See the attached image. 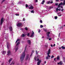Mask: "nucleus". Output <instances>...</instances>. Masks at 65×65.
I'll return each mask as SVG.
<instances>
[{
    "label": "nucleus",
    "mask_w": 65,
    "mask_h": 65,
    "mask_svg": "<svg viewBox=\"0 0 65 65\" xmlns=\"http://www.w3.org/2000/svg\"><path fill=\"white\" fill-rule=\"evenodd\" d=\"M7 53V55H8V56L10 55V54H11V52H10V51L9 50L8 51Z\"/></svg>",
    "instance_id": "obj_4"
},
{
    "label": "nucleus",
    "mask_w": 65,
    "mask_h": 65,
    "mask_svg": "<svg viewBox=\"0 0 65 65\" xmlns=\"http://www.w3.org/2000/svg\"><path fill=\"white\" fill-rule=\"evenodd\" d=\"M57 18H58V17L57 16L55 17V20H57Z\"/></svg>",
    "instance_id": "obj_30"
},
{
    "label": "nucleus",
    "mask_w": 65,
    "mask_h": 65,
    "mask_svg": "<svg viewBox=\"0 0 65 65\" xmlns=\"http://www.w3.org/2000/svg\"><path fill=\"white\" fill-rule=\"evenodd\" d=\"M38 2V1H37V0H36V2Z\"/></svg>",
    "instance_id": "obj_57"
},
{
    "label": "nucleus",
    "mask_w": 65,
    "mask_h": 65,
    "mask_svg": "<svg viewBox=\"0 0 65 65\" xmlns=\"http://www.w3.org/2000/svg\"><path fill=\"white\" fill-rule=\"evenodd\" d=\"M63 26H61L60 27V29H63Z\"/></svg>",
    "instance_id": "obj_39"
},
{
    "label": "nucleus",
    "mask_w": 65,
    "mask_h": 65,
    "mask_svg": "<svg viewBox=\"0 0 65 65\" xmlns=\"http://www.w3.org/2000/svg\"><path fill=\"white\" fill-rule=\"evenodd\" d=\"M45 2V0H43L42 1V2L41 3V4H42V5H43L44 4V3Z\"/></svg>",
    "instance_id": "obj_13"
},
{
    "label": "nucleus",
    "mask_w": 65,
    "mask_h": 65,
    "mask_svg": "<svg viewBox=\"0 0 65 65\" xmlns=\"http://www.w3.org/2000/svg\"><path fill=\"white\" fill-rule=\"evenodd\" d=\"M19 44H20V42H18L17 43L16 46H18V45Z\"/></svg>",
    "instance_id": "obj_32"
},
{
    "label": "nucleus",
    "mask_w": 65,
    "mask_h": 65,
    "mask_svg": "<svg viewBox=\"0 0 65 65\" xmlns=\"http://www.w3.org/2000/svg\"><path fill=\"white\" fill-rule=\"evenodd\" d=\"M56 58H55L54 59V60L55 62L57 61H56Z\"/></svg>",
    "instance_id": "obj_44"
},
{
    "label": "nucleus",
    "mask_w": 65,
    "mask_h": 65,
    "mask_svg": "<svg viewBox=\"0 0 65 65\" xmlns=\"http://www.w3.org/2000/svg\"><path fill=\"white\" fill-rule=\"evenodd\" d=\"M5 0H3L2 2V3H3V2H4V1H5Z\"/></svg>",
    "instance_id": "obj_51"
},
{
    "label": "nucleus",
    "mask_w": 65,
    "mask_h": 65,
    "mask_svg": "<svg viewBox=\"0 0 65 65\" xmlns=\"http://www.w3.org/2000/svg\"><path fill=\"white\" fill-rule=\"evenodd\" d=\"M22 25V23H19L17 24V26H21Z\"/></svg>",
    "instance_id": "obj_9"
},
{
    "label": "nucleus",
    "mask_w": 65,
    "mask_h": 65,
    "mask_svg": "<svg viewBox=\"0 0 65 65\" xmlns=\"http://www.w3.org/2000/svg\"><path fill=\"white\" fill-rule=\"evenodd\" d=\"M28 7V5L27 4L26 5V8H27Z\"/></svg>",
    "instance_id": "obj_35"
},
{
    "label": "nucleus",
    "mask_w": 65,
    "mask_h": 65,
    "mask_svg": "<svg viewBox=\"0 0 65 65\" xmlns=\"http://www.w3.org/2000/svg\"><path fill=\"white\" fill-rule=\"evenodd\" d=\"M51 48H49L48 51L47 53V56L45 57V59L46 60H48V59H49L48 57H51V56L49 55L50 54H51Z\"/></svg>",
    "instance_id": "obj_2"
},
{
    "label": "nucleus",
    "mask_w": 65,
    "mask_h": 65,
    "mask_svg": "<svg viewBox=\"0 0 65 65\" xmlns=\"http://www.w3.org/2000/svg\"><path fill=\"white\" fill-rule=\"evenodd\" d=\"M59 1V0H56L55 1L56 2H58V1Z\"/></svg>",
    "instance_id": "obj_50"
},
{
    "label": "nucleus",
    "mask_w": 65,
    "mask_h": 65,
    "mask_svg": "<svg viewBox=\"0 0 65 65\" xmlns=\"http://www.w3.org/2000/svg\"><path fill=\"white\" fill-rule=\"evenodd\" d=\"M65 5V1H64L63 3V6Z\"/></svg>",
    "instance_id": "obj_23"
},
{
    "label": "nucleus",
    "mask_w": 65,
    "mask_h": 65,
    "mask_svg": "<svg viewBox=\"0 0 65 65\" xmlns=\"http://www.w3.org/2000/svg\"><path fill=\"white\" fill-rule=\"evenodd\" d=\"M50 4L53 3V1H51V2H50Z\"/></svg>",
    "instance_id": "obj_46"
},
{
    "label": "nucleus",
    "mask_w": 65,
    "mask_h": 65,
    "mask_svg": "<svg viewBox=\"0 0 65 65\" xmlns=\"http://www.w3.org/2000/svg\"><path fill=\"white\" fill-rule=\"evenodd\" d=\"M59 49H60V50H61V47H59Z\"/></svg>",
    "instance_id": "obj_63"
},
{
    "label": "nucleus",
    "mask_w": 65,
    "mask_h": 65,
    "mask_svg": "<svg viewBox=\"0 0 65 65\" xmlns=\"http://www.w3.org/2000/svg\"><path fill=\"white\" fill-rule=\"evenodd\" d=\"M54 57V55H52L51 56V59H52V58H53Z\"/></svg>",
    "instance_id": "obj_36"
},
{
    "label": "nucleus",
    "mask_w": 65,
    "mask_h": 65,
    "mask_svg": "<svg viewBox=\"0 0 65 65\" xmlns=\"http://www.w3.org/2000/svg\"><path fill=\"white\" fill-rule=\"evenodd\" d=\"M41 60H39V61L37 62V65H40V63H41Z\"/></svg>",
    "instance_id": "obj_6"
},
{
    "label": "nucleus",
    "mask_w": 65,
    "mask_h": 65,
    "mask_svg": "<svg viewBox=\"0 0 65 65\" xmlns=\"http://www.w3.org/2000/svg\"><path fill=\"white\" fill-rule=\"evenodd\" d=\"M34 59L35 60V61H36V57H34Z\"/></svg>",
    "instance_id": "obj_41"
},
{
    "label": "nucleus",
    "mask_w": 65,
    "mask_h": 65,
    "mask_svg": "<svg viewBox=\"0 0 65 65\" xmlns=\"http://www.w3.org/2000/svg\"><path fill=\"white\" fill-rule=\"evenodd\" d=\"M40 23H42V21L41 20H40Z\"/></svg>",
    "instance_id": "obj_40"
},
{
    "label": "nucleus",
    "mask_w": 65,
    "mask_h": 65,
    "mask_svg": "<svg viewBox=\"0 0 65 65\" xmlns=\"http://www.w3.org/2000/svg\"><path fill=\"white\" fill-rule=\"evenodd\" d=\"M12 64H13V65L14 64V61H13L12 62V63L11 64H10V65H11Z\"/></svg>",
    "instance_id": "obj_21"
},
{
    "label": "nucleus",
    "mask_w": 65,
    "mask_h": 65,
    "mask_svg": "<svg viewBox=\"0 0 65 65\" xmlns=\"http://www.w3.org/2000/svg\"><path fill=\"white\" fill-rule=\"evenodd\" d=\"M26 48H27V46H26L25 47L24 52L23 53H22L21 55V57H20V60L21 61L22 63L24 59V58H25V51H26Z\"/></svg>",
    "instance_id": "obj_1"
},
{
    "label": "nucleus",
    "mask_w": 65,
    "mask_h": 65,
    "mask_svg": "<svg viewBox=\"0 0 65 65\" xmlns=\"http://www.w3.org/2000/svg\"><path fill=\"white\" fill-rule=\"evenodd\" d=\"M27 42H28V43L29 45H31V41L30 40H27Z\"/></svg>",
    "instance_id": "obj_10"
},
{
    "label": "nucleus",
    "mask_w": 65,
    "mask_h": 65,
    "mask_svg": "<svg viewBox=\"0 0 65 65\" xmlns=\"http://www.w3.org/2000/svg\"><path fill=\"white\" fill-rule=\"evenodd\" d=\"M50 32H48L47 33V36H50L49 35H50Z\"/></svg>",
    "instance_id": "obj_14"
},
{
    "label": "nucleus",
    "mask_w": 65,
    "mask_h": 65,
    "mask_svg": "<svg viewBox=\"0 0 65 65\" xmlns=\"http://www.w3.org/2000/svg\"><path fill=\"white\" fill-rule=\"evenodd\" d=\"M18 41H20V39H17V41H16V43H17Z\"/></svg>",
    "instance_id": "obj_24"
},
{
    "label": "nucleus",
    "mask_w": 65,
    "mask_h": 65,
    "mask_svg": "<svg viewBox=\"0 0 65 65\" xmlns=\"http://www.w3.org/2000/svg\"><path fill=\"white\" fill-rule=\"evenodd\" d=\"M25 30H26V31H28V28H27V27H25Z\"/></svg>",
    "instance_id": "obj_26"
},
{
    "label": "nucleus",
    "mask_w": 65,
    "mask_h": 65,
    "mask_svg": "<svg viewBox=\"0 0 65 65\" xmlns=\"http://www.w3.org/2000/svg\"><path fill=\"white\" fill-rule=\"evenodd\" d=\"M57 60H59L60 58H59V56H58L57 57Z\"/></svg>",
    "instance_id": "obj_20"
},
{
    "label": "nucleus",
    "mask_w": 65,
    "mask_h": 65,
    "mask_svg": "<svg viewBox=\"0 0 65 65\" xmlns=\"http://www.w3.org/2000/svg\"><path fill=\"white\" fill-rule=\"evenodd\" d=\"M60 7L61 8H63V7L61 6H60Z\"/></svg>",
    "instance_id": "obj_58"
},
{
    "label": "nucleus",
    "mask_w": 65,
    "mask_h": 65,
    "mask_svg": "<svg viewBox=\"0 0 65 65\" xmlns=\"http://www.w3.org/2000/svg\"><path fill=\"white\" fill-rule=\"evenodd\" d=\"M63 3L61 2V3L59 4V5L60 6V5H63Z\"/></svg>",
    "instance_id": "obj_22"
},
{
    "label": "nucleus",
    "mask_w": 65,
    "mask_h": 65,
    "mask_svg": "<svg viewBox=\"0 0 65 65\" xmlns=\"http://www.w3.org/2000/svg\"><path fill=\"white\" fill-rule=\"evenodd\" d=\"M50 2H51V1H49V2H47V4H50Z\"/></svg>",
    "instance_id": "obj_38"
},
{
    "label": "nucleus",
    "mask_w": 65,
    "mask_h": 65,
    "mask_svg": "<svg viewBox=\"0 0 65 65\" xmlns=\"http://www.w3.org/2000/svg\"><path fill=\"white\" fill-rule=\"evenodd\" d=\"M25 36V35L24 34H23L21 35V37H24Z\"/></svg>",
    "instance_id": "obj_17"
},
{
    "label": "nucleus",
    "mask_w": 65,
    "mask_h": 65,
    "mask_svg": "<svg viewBox=\"0 0 65 65\" xmlns=\"http://www.w3.org/2000/svg\"><path fill=\"white\" fill-rule=\"evenodd\" d=\"M51 47H53V45H52V44L51 45Z\"/></svg>",
    "instance_id": "obj_60"
},
{
    "label": "nucleus",
    "mask_w": 65,
    "mask_h": 65,
    "mask_svg": "<svg viewBox=\"0 0 65 65\" xmlns=\"http://www.w3.org/2000/svg\"><path fill=\"white\" fill-rule=\"evenodd\" d=\"M7 48H8V44L7 45Z\"/></svg>",
    "instance_id": "obj_52"
},
{
    "label": "nucleus",
    "mask_w": 65,
    "mask_h": 65,
    "mask_svg": "<svg viewBox=\"0 0 65 65\" xmlns=\"http://www.w3.org/2000/svg\"><path fill=\"white\" fill-rule=\"evenodd\" d=\"M36 53L37 55L38 54V52H37V50H36Z\"/></svg>",
    "instance_id": "obj_47"
},
{
    "label": "nucleus",
    "mask_w": 65,
    "mask_h": 65,
    "mask_svg": "<svg viewBox=\"0 0 65 65\" xmlns=\"http://www.w3.org/2000/svg\"><path fill=\"white\" fill-rule=\"evenodd\" d=\"M57 64H58V65H59V64H60V62H58L57 63Z\"/></svg>",
    "instance_id": "obj_55"
},
{
    "label": "nucleus",
    "mask_w": 65,
    "mask_h": 65,
    "mask_svg": "<svg viewBox=\"0 0 65 65\" xmlns=\"http://www.w3.org/2000/svg\"><path fill=\"white\" fill-rule=\"evenodd\" d=\"M60 5H58V8H60Z\"/></svg>",
    "instance_id": "obj_48"
},
{
    "label": "nucleus",
    "mask_w": 65,
    "mask_h": 65,
    "mask_svg": "<svg viewBox=\"0 0 65 65\" xmlns=\"http://www.w3.org/2000/svg\"><path fill=\"white\" fill-rule=\"evenodd\" d=\"M32 33L31 35L30 36V37H33L34 36V32L33 31H32Z\"/></svg>",
    "instance_id": "obj_5"
},
{
    "label": "nucleus",
    "mask_w": 65,
    "mask_h": 65,
    "mask_svg": "<svg viewBox=\"0 0 65 65\" xmlns=\"http://www.w3.org/2000/svg\"><path fill=\"white\" fill-rule=\"evenodd\" d=\"M45 47L46 48L48 47V44H47V43L46 45H45Z\"/></svg>",
    "instance_id": "obj_16"
},
{
    "label": "nucleus",
    "mask_w": 65,
    "mask_h": 65,
    "mask_svg": "<svg viewBox=\"0 0 65 65\" xmlns=\"http://www.w3.org/2000/svg\"><path fill=\"white\" fill-rule=\"evenodd\" d=\"M59 16H61V15H62L61 14L59 15H58Z\"/></svg>",
    "instance_id": "obj_59"
},
{
    "label": "nucleus",
    "mask_w": 65,
    "mask_h": 65,
    "mask_svg": "<svg viewBox=\"0 0 65 65\" xmlns=\"http://www.w3.org/2000/svg\"><path fill=\"white\" fill-rule=\"evenodd\" d=\"M55 5H56V6H57V5H58V3H56L55 4Z\"/></svg>",
    "instance_id": "obj_43"
},
{
    "label": "nucleus",
    "mask_w": 65,
    "mask_h": 65,
    "mask_svg": "<svg viewBox=\"0 0 65 65\" xmlns=\"http://www.w3.org/2000/svg\"><path fill=\"white\" fill-rule=\"evenodd\" d=\"M29 36H30V34L29 33H28L27 34V36L29 37Z\"/></svg>",
    "instance_id": "obj_37"
},
{
    "label": "nucleus",
    "mask_w": 65,
    "mask_h": 65,
    "mask_svg": "<svg viewBox=\"0 0 65 65\" xmlns=\"http://www.w3.org/2000/svg\"><path fill=\"white\" fill-rule=\"evenodd\" d=\"M3 54H5L6 53V51H4L3 52Z\"/></svg>",
    "instance_id": "obj_34"
},
{
    "label": "nucleus",
    "mask_w": 65,
    "mask_h": 65,
    "mask_svg": "<svg viewBox=\"0 0 65 65\" xmlns=\"http://www.w3.org/2000/svg\"><path fill=\"white\" fill-rule=\"evenodd\" d=\"M4 22V20H3V18H2L1 20V25H2Z\"/></svg>",
    "instance_id": "obj_3"
},
{
    "label": "nucleus",
    "mask_w": 65,
    "mask_h": 65,
    "mask_svg": "<svg viewBox=\"0 0 65 65\" xmlns=\"http://www.w3.org/2000/svg\"><path fill=\"white\" fill-rule=\"evenodd\" d=\"M40 27L41 28H43V26L42 25H41L40 26Z\"/></svg>",
    "instance_id": "obj_31"
},
{
    "label": "nucleus",
    "mask_w": 65,
    "mask_h": 65,
    "mask_svg": "<svg viewBox=\"0 0 65 65\" xmlns=\"http://www.w3.org/2000/svg\"><path fill=\"white\" fill-rule=\"evenodd\" d=\"M38 32L39 33H40V30H39Z\"/></svg>",
    "instance_id": "obj_54"
},
{
    "label": "nucleus",
    "mask_w": 65,
    "mask_h": 65,
    "mask_svg": "<svg viewBox=\"0 0 65 65\" xmlns=\"http://www.w3.org/2000/svg\"><path fill=\"white\" fill-rule=\"evenodd\" d=\"M46 61H45L44 62V63L45 64L46 63Z\"/></svg>",
    "instance_id": "obj_61"
},
{
    "label": "nucleus",
    "mask_w": 65,
    "mask_h": 65,
    "mask_svg": "<svg viewBox=\"0 0 65 65\" xmlns=\"http://www.w3.org/2000/svg\"><path fill=\"white\" fill-rule=\"evenodd\" d=\"M44 31H45L46 32H47V29H44Z\"/></svg>",
    "instance_id": "obj_45"
},
{
    "label": "nucleus",
    "mask_w": 65,
    "mask_h": 65,
    "mask_svg": "<svg viewBox=\"0 0 65 65\" xmlns=\"http://www.w3.org/2000/svg\"><path fill=\"white\" fill-rule=\"evenodd\" d=\"M23 21H25V18H23Z\"/></svg>",
    "instance_id": "obj_56"
},
{
    "label": "nucleus",
    "mask_w": 65,
    "mask_h": 65,
    "mask_svg": "<svg viewBox=\"0 0 65 65\" xmlns=\"http://www.w3.org/2000/svg\"><path fill=\"white\" fill-rule=\"evenodd\" d=\"M63 60H64V61H65V59H63Z\"/></svg>",
    "instance_id": "obj_64"
},
{
    "label": "nucleus",
    "mask_w": 65,
    "mask_h": 65,
    "mask_svg": "<svg viewBox=\"0 0 65 65\" xmlns=\"http://www.w3.org/2000/svg\"><path fill=\"white\" fill-rule=\"evenodd\" d=\"M34 8V7H33L32 6H31L30 7H29L28 8L29 9H33V8Z\"/></svg>",
    "instance_id": "obj_7"
},
{
    "label": "nucleus",
    "mask_w": 65,
    "mask_h": 65,
    "mask_svg": "<svg viewBox=\"0 0 65 65\" xmlns=\"http://www.w3.org/2000/svg\"><path fill=\"white\" fill-rule=\"evenodd\" d=\"M47 38H46V39H49V38H50V36H47Z\"/></svg>",
    "instance_id": "obj_29"
},
{
    "label": "nucleus",
    "mask_w": 65,
    "mask_h": 65,
    "mask_svg": "<svg viewBox=\"0 0 65 65\" xmlns=\"http://www.w3.org/2000/svg\"><path fill=\"white\" fill-rule=\"evenodd\" d=\"M12 60V58H11L9 60V64L10 63V61H11Z\"/></svg>",
    "instance_id": "obj_15"
},
{
    "label": "nucleus",
    "mask_w": 65,
    "mask_h": 65,
    "mask_svg": "<svg viewBox=\"0 0 65 65\" xmlns=\"http://www.w3.org/2000/svg\"><path fill=\"white\" fill-rule=\"evenodd\" d=\"M37 61H40V60H39V58H37V60H36Z\"/></svg>",
    "instance_id": "obj_33"
},
{
    "label": "nucleus",
    "mask_w": 65,
    "mask_h": 65,
    "mask_svg": "<svg viewBox=\"0 0 65 65\" xmlns=\"http://www.w3.org/2000/svg\"><path fill=\"white\" fill-rule=\"evenodd\" d=\"M60 33H59V36H60Z\"/></svg>",
    "instance_id": "obj_62"
},
{
    "label": "nucleus",
    "mask_w": 65,
    "mask_h": 65,
    "mask_svg": "<svg viewBox=\"0 0 65 65\" xmlns=\"http://www.w3.org/2000/svg\"><path fill=\"white\" fill-rule=\"evenodd\" d=\"M61 48L62 49V50H65V47H64V46H62L61 47Z\"/></svg>",
    "instance_id": "obj_18"
},
{
    "label": "nucleus",
    "mask_w": 65,
    "mask_h": 65,
    "mask_svg": "<svg viewBox=\"0 0 65 65\" xmlns=\"http://www.w3.org/2000/svg\"><path fill=\"white\" fill-rule=\"evenodd\" d=\"M15 15H16V16H19V14H15Z\"/></svg>",
    "instance_id": "obj_42"
},
{
    "label": "nucleus",
    "mask_w": 65,
    "mask_h": 65,
    "mask_svg": "<svg viewBox=\"0 0 65 65\" xmlns=\"http://www.w3.org/2000/svg\"><path fill=\"white\" fill-rule=\"evenodd\" d=\"M61 10V9L59 8V9H58V7H57L56 9V12H58V10H59V11H60Z\"/></svg>",
    "instance_id": "obj_11"
},
{
    "label": "nucleus",
    "mask_w": 65,
    "mask_h": 65,
    "mask_svg": "<svg viewBox=\"0 0 65 65\" xmlns=\"http://www.w3.org/2000/svg\"><path fill=\"white\" fill-rule=\"evenodd\" d=\"M18 47H17V48H16V49L15 50V52H17V51H18Z\"/></svg>",
    "instance_id": "obj_28"
},
{
    "label": "nucleus",
    "mask_w": 65,
    "mask_h": 65,
    "mask_svg": "<svg viewBox=\"0 0 65 65\" xmlns=\"http://www.w3.org/2000/svg\"><path fill=\"white\" fill-rule=\"evenodd\" d=\"M9 29H10L11 31H12V27H10L9 28Z\"/></svg>",
    "instance_id": "obj_12"
},
{
    "label": "nucleus",
    "mask_w": 65,
    "mask_h": 65,
    "mask_svg": "<svg viewBox=\"0 0 65 65\" xmlns=\"http://www.w3.org/2000/svg\"><path fill=\"white\" fill-rule=\"evenodd\" d=\"M52 39V38H50L49 39V40H51Z\"/></svg>",
    "instance_id": "obj_53"
},
{
    "label": "nucleus",
    "mask_w": 65,
    "mask_h": 65,
    "mask_svg": "<svg viewBox=\"0 0 65 65\" xmlns=\"http://www.w3.org/2000/svg\"><path fill=\"white\" fill-rule=\"evenodd\" d=\"M31 13H34V10H31Z\"/></svg>",
    "instance_id": "obj_25"
},
{
    "label": "nucleus",
    "mask_w": 65,
    "mask_h": 65,
    "mask_svg": "<svg viewBox=\"0 0 65 65\" xmlns=\"http://www.w3.org/2000/svg\"><path fill=\"white\" fill-rule=\"evenodd\" d=\"M29 54H27V56L26 57V60H27L28 59V58H29Z\"/></svg>",
    "instance_id": "obj_8"
},
{
    "label": "nucleus",
    "mask_w": 65,
    "mask_h": 65,
    "mask_svg": "<svg viewBox=\"0 0 65 65\" xmlns=\"http://www.w3.org/2000/svg\"><path fill=\"white\" fill-rule=\"evenodd\" d=\"M32 53H34V50L32 51V52H31V54L30 56V57H31V56H32V54H33Z\"/></svg>",
    "instance_id": "obj_19"
},
{
    "label": "nucleus",
    "mask_w": 65,
    "mask_h": 65,
    "mask_svg": "<svg viewBox=\"0 0 65 65\" xmlns=\"http://www.w3.org/2000/svg\"><path fill=\"white\" fill-rule=\"evenodd\" d=\"M64 10V9H62L61 10V11L62 12H63V10Z\"/></svg>",
    "instance_id": "obj_49"
},
{
    "label": "nucleus",
    "mask_w": 65,
    "mask_h": 65,
    "mask_svg": "<svg viewBox=\"0 0 65 65\" xmlns=\"http://www.w3.org/2000/svg\"><path fill=\"white\" fill-rule=\"evenodd\" d=\"M59 63H60V65H62V64H63V63L62 62V61H60L59 62Z\"/></svg>",
    "instance_id": "obj_27"
}]
</instances>
